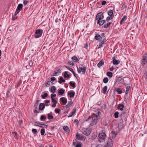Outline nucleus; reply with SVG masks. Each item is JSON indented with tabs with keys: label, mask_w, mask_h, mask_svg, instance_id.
<instances>
[{
	"label": "nucleus",
	"mask_w": 147,
	"mask_h": 147,
	"mask_svg": "<svg viewBox=\"0 0 147 147\" xmlns=\"http://www.w3.org/2000/svg\"><path fill=\"white\" fill-rule=\"evenodd\" d=\"M45 133V129L42 128L40 130V134L41 135H43Z\"/></svg>",
	"instance_id": "obj_36"
},
{
	"label": "nucleus",
	"mask_w": 147,
	"mask_h": 147,
	"mask_svg": "<svg viewBox=\"0 0 147 147\" xmlns=\"http://www.w3.org/2000/svg\"><path fill=\"white\" fill-rule=\"evenodd\" d=\"M45 107V105L44 103H40L39 106V110L40 111L43 110L44 109Z\"/></svg>",
	"instance_id": "obj_13"
},
{
	"label": "nucleus",
	"mask_w": 147,
	"mask_h": 147,
	"mask_svg": "<svg viewBox=\"0 0 147 147\" xmlns=\"http://www.w3.org/2000/svg\"><path fill=\"white\" fill-rule=\"evenodd\" d=\"M76 109L74 108L73 109L72 112L70 113L69 115L68 116V118L71 117L74 115L76 113Z\"/></svg>",
	"instance_id": "obj_10"
},
{
	"label": "nucleus",
	"mask_w": 147,
	"mask_h": 147,
	"mask_svg": "<svg viewBox=\"0 0 147 147\" xmlns=\"http://www.w3.org/2000/svg\"><path fill=\"white\" fill-rule=\"evenodd\" d=\"M48 94L47 93H45L43 94L42 95V97L43 99H45L47 97Z\"/></svg>",
	"instance_id": "obj_41"
},
{
	"label": "nucleus",
	"mask_w": 147,
	"mask_h": 147,
	"mask_svg": "<svg viewBox=\"0 0 147 147\" xmlns=\"http://www.w3.org/2000/svg\"><path fill=\"white\" fill-rule=\"evenodd\" d=\"M104 64V61L102 60H101L98 63L97 66L98 67L100 68L101 66L103 65Z\"/></svg>",
	"instance_id": "obj_14"
},
{
	"label": "nucleus",
	"mask_w": 147,
	"mask_h": 147,
	"mask_svg": "<svg viewBox=\"0 0 147 147\" xmlns=\"http://www.w3.org/2000/svg\"><path fill=\"white\" fill-rule=\"evenodd\" d=\"M65 67L66 68L68 69L71 71V72H72L73 71V70L72 68H70L69 67L65 66Z\"/></svg>",
	"instance_id": "obj_48"
},
{
	"label": "nucleus",
	"mask_w": 147,
	"mask_h": 147,
	"mask_svg": "<svg viewBox=\"0 0 147 147\" xmlns=\"http://www.w3.org/2000/svg\"><path fill=\"white\" fill-rule=\"evenodd\" d=\"M70 75L69 74H68L67 71H65L63 75V77L64 78L69 77Z\"/></svg>",
	"instance_id": "obj_27"
},
{
	"label": "nucleus",
	"mask_w": 147,
	"mask_h": 147,
	"mask_svg": "<svg viewBox=\"0 0 147 147\" xmlns=\"http://www.w3.org/2000/svg\"><path fill=\"white\" fill-rule=\"evenodd\" d=\"M104 18L103 13L102 12H100L97 14L96 17V20H102Z\"/></svg>",
	"instance_id": "obj_6"
},
{
	"label": "nucleus",
	"mask_w": 147,
	"mask_h": 147,
	"mask_svg": "<svg viewBox=\"0 0 147 147\" xmlns=\"http://www.w3.org/2000/svg\"><path fill=\"white\" fill-rule=\"evenodd\" d=\"M52 102H53L54 103L57 104L58 102L57 101L55 100V99L54 98H51Z\"/></svg>",
	"instance_id": "obj_49"
},
{
	"label": "nucleus",
	"mask_w": 147,
	"mask_h": 147,
	"mask_svg": "<svg viewBox=\"0 0 147 147\" xmlns=\"http://www.w3.org/2000/svg\"><path fill=\"white\" fill-rule=\"evenodd\" d=\"M119 113L118 111H116L114 114V116L115 118H117L119 117Z\"/></svg>",
	"instance_id": "obj_38"
},
{
	"label": "nucleus",
	"mask_w": 147,
	"mask_h": 147,
	"mask_svg": "<svg viewBox=\"0 0 147 147\" xmlns=\"http://www.w3.org/2000/svg\"><path fill=\"white\" fill-rule=\"evenodd\" d=\"M64 92V90L63 89H61L58 91V94L59 95H62L63 94Z\"/></svg>",
	"instance_id": "obj_24"
},
{
	"label": "nucleus",
	"mask_w": 147,
	"mask_h": 147,
	"mask_svg": "<svg viewBox=\"0 0 147 147\" xmlns=\"http://www.w3.org/2000/svg\"><path fill=\"white\" fill-rule=\"evenodd\" d=\"M58 72H56V71H54V73L52 75V76H56L57 75V74Z\"/></svg>",
	"instance_id": "obj_58"
},
{
	"label": "nucleus",
	"mask_w": 147,
	"mask_h": 147,
	"mask_svg": "<svg viewBox=\"0 0 147 147\" xmlns=\"http://www.w3.org/2000/svg\"><path fill=\"white\" fill-rule=\"evenodd\" d=\"M122 78L121 77H118L117 79L116 80V82H119L121 80Z\"/></svg>",
	"instance_id": "obj_50"
},
{
	"label": "nucleus",
	"mask_w": 147,
	"mask_h": 147,
	"mask_svg": "<svg viewBox=\"0 0 147 147\" xmlns=\"http://www.w3.org/2000/svg\"><path fill=\"white\" fill-rule=\"evenodd\" d=\"M73 102L71 100L68 102V104L65 106L66 108H68L72 104Z\"/></svg>",
	"instance_id": "obj_23"
},
{
	"label": "nucleus",
	"mask_w": 147,
	"mask_h": 147,
	"mask_svg": "<svg viewBox=\"0 0 147 147\" xmlns=\"http://www.w3.org/2000/svg\"><path fill=\"white\" fill-rule=\"evenodd\" d=\"M109 81L108 78L107 77H105L103 80V82L105 84L107 83Z\"/></svg>",
	"instance_id": "obj_33"
},
{
	"label": "nucleus",
	"mask_w": 147,
	"mask_h": 147,
	"mask_svg": "<svg viewBox=\"0 0 147 147\" xmlns=\"http://www.w3.org/2000/svg\"><path fill=\"white\" fill-rule=\"evenodd\" d=\"M112 145V144L111 142H107V146H108V147H111Z\"/></svg>",
	"instance_id": "obj_47"
},
{
	"label": "nucleus",
	"mask_w": 147,
	"mask_h": 147,
	"mask_svg": "<svg viewBox=\"0 0 147 147\" xmlns=\"http://www.w3.org/2000/svg\"><path fill=\"white\" fill-rule=\"evenodd\" d=\"M107 41V39L105 38L103 39L102 40V41L99 42L98 45V49H100L102 47L103 45L106 44V42Z\"/></svg>",
	"instance_id": "obj_8"
},
{
	"label": "nucleus",
	"mask_w": 147,
	"mask_h": 147,
	"mask_svg": "<svg viewBox=\"0 0 147 147\" xmlns=\"http://www.w3.org/2000/svg\"><path fill=\"white\" fill-rule=\"evenodd\" d=\"M109 70L111 71H113L114 70V67H111L109 68Z\"/></svg>",
	"instance_id": "obj_63"
},
{
	"label": "nucleus",
	"mask_w": 147,
	"mask_h": 147,
	"mask_svg": "<svg viewBox=\"0 0 147 147\" xmlns=\"http://www.w3.org/2000/svg\"><path fill=\"white\" fill-rule=\"evenodd\" d=\"M127 19V17L126 16H124L120 21V24H122L124 23L125 21Z\"/></svg>",
	"instance_id": "obj_15"
},
{
	"label": "nucleus",
	"mask_w": 147,
	"mask_h": 147,
	"mask_svg": "<svg viewBox=\"0 0 147 147\" xmlns=\"http://www.w3.org/2000/svg\"><path fill=\"white\" fill-rule=\"evenodd\" d=\"M51 84H53V83H52L51 81H48L45 84V85L46 87H48L50 86Z\"/></svg>",
	"instance_id": "obj_34"
},
{
	"label": "nucleus",
	"mask_w": 147,
	"mask_h": 147,
	"mask_svg": "<svg viewBox=\"0 0 147 147\" xmlns=\"http://www.w3.org/2000/svg\"><path fill=\"white\" fill-rule=\"evenodd\" d=\"M70 86L74 88L76 87V83L75 82H70L69 83Z\"/></svg>",
	"instance_id": "obj_29"
},
{
	"label": "nucleus",
	"mask_w": 147,
	"mask_h": 147,
	"mask_svg": "<svg viewBox=\"0 0 147 147\" xmlns=\"http://www.w3.org/2000/svg\"><path fill=\"white\" fill-rule=\"evenodd\" d=\"M91 132V129L89 128H86L84 129L83 130L82 133L83 134L86 136H88L89 135Z\"/></svg>",
	"instance_id": "obj_7"
},
{
	"label": "nucleus",
	"mask_w": 147,
	"mask_h": 147,
	"mask_svg": "<svg viewBox=\"0 0 147 147\" xmlns=\"http://www.w3.org/2000/svg\"><path fill=\"white\" fill-rule=\"evenodd\" d=\"M20 10H19L18 9H16V11L15 13V15H17L20 11Z\"/></svg>",
	"instance_id": "obj_55"
},
{
	"label": "nucleus",
	"mask_w": 147,
	"mask_h": 147,
	"mask_svg": "<svg viewBox=\"0 0 147 147\" xmlns=\"http://www.w3.org/2000/svg\"><path fill=\"white\" fill-rule=\"evenodd\" d=\"M117 92L119 94H121L122 93V89L120 88H118L117 89Z\"/></svg>",
	"instance_id": "obj_31"
},
{
	"label": "nucleus",
	"mask_w": 147,
	"mask_h": 147,
	"mask_svg": "<svg viewBox=\"0 0 147 147\" xmlns=\"http://www.w3.org/2000/svg\"><path fill=\"white\" fill-rule=\"evenodd\" d=\"M55 112L56 113H59L61 111V110L59 108H56L55 109Z\"/></svg>",
	"instance_id": "obj_40"
},
{
	"label": "nucleus",
	"mask_w": 147,
	"mask_h": 147,
	"mask_svg": "<svg viewBox=\"0 0 147 147\" xmlns=\"http://www.w3.org/2000/svg\"><path fill=\"white\" fill-rule=\"evenodd\" d=\"M28 3L29 1L27 0H24L23 2L24 5H26Z\"/></svg>",
	"instance_id": "obj_53"
},
{
	"label": "nucleus",
	"mask_w": 147,
	"mask_h": 147,
	"mask_svg": "<svg viewBox=\"0 0 147 147\" xmlns=\"http://www.w3.org/2000/svg\"><path fill=\"white\" fill-rule=\"evenodd\" d=\"M17 15H14L12 16V19L13 20H15L17 18V17L16 16Z\"/></svg>",
	"instance_id": "obj_52"
},
{
	"label": "nucleus",
	"mask_w": 147,
	"mask_h": 147,
	"mask_svg": "<svg viewBox=\"0 0 147 147\" xmlns=\"http://www.w3.org/2000/svg\"><path fill=\"white\" fill-rule=\"evenodd\" d=\"M23 8V5L22 4H19L18 5L17 9L21 11V10Z\"/></svg>",
	"instance_id": "obj_25"
},
{
	"label": "nucleus",
	"mask_w": 147,
	"mask_h": 147,
	"mask_svg": "<svg viewBox=\"0 0 147 147\" xmlns=\"http://www.w3.org/2000/svg\"><path fill=\"white\" fill-rule=\"evenodd\" d=\"M60 100L64 103V105H65L67 102V100L66 98L63 97H61L60 99Z\"/></svg>",
	"instance_id": "obj_12"
},
{
	"label": "nucleus",
	"mask_w": 147,
	"mask_h": 147,
	"mask_svg": "<svg viewBox=\"0 0 147 147\" xmlns=\"http://www.w3.org/2000/svg\"><path fill=\"white\" fill-rule=\"evenodd\" d=\"M74 122L76 123V124L78 125V119H75L74 120Z\"/></svg>",
	"instance_id": "obj_61"
},
{
	"label": "nucleus",
	"mask_w": 147,
	"mask_h": 147,
	"mask_svg": "<svg viewBox=\"0 0 147 147\" xmlns=\"http://www.w3.org/2000/svg\"><path fill=\"white\" fill-rule=\"evenodd\" d=\"M124 107V105L123 104H120L118 105L117 107V109L118 110H120L121 111H122L123 109V108Z\"/></svg>",
	"instance_id": "obj_11"
},
{
	"label": "nucleus",
	"mask_w": 147,
	"mask_h": 147,
	"mask_svg": "<svg viewBox=\"0 0 147 147\" xmlns=\"http://www.w3.org/2000/svg\"><path fill=\"white\" fill-rule=\"evenodd\" d=\"M105 20H98L97 22V24L100 25H102L105 22Z\"/></svg>",
	"instance_id": "obj_17"
},
{
	"label": "nucleus",
	"mask_w": 147,
	"mask_h": 147,
	"mask_svg": "<svg viewBox=\"0 0 147 147\" xmlns=\"http://www.w3.org/2000/svg\"><path fill=\"white\" fill-rule=\"evenodd\" d=\"M68 129L69 128L67 126H64L63 128L64 130L66 131H67Z\"/></svg>",
	"instance_id": "obj_46"
},
{
	"label": "nucleus",
	"mask_w": 147,
	"mask_h": 147,
	"mask_svg": "<svg viewBox=\"0 0 147 147\" xmlns=\"http://www.w3.org/2000/svg\"><path fill=\"white\" fill-rule=\"evenodd\" d=\"M72 59L73 61H74L75 62H77L79 61V59L76 56L73 57H72Z\"/></svg>",
	"instance_id": "obj_28"
},
{
	"label": "nucleus",
	"mask_w": 147,
	"mask_h": 147,
	"mask_svg": "<svg viewBox=\"0 0 147 147\" xmlns=\"http://www.w3.org/2000/svg\"><path fill=\"white\" fill-rule=\"evenodd\" d=\"M140 63L142 66H144L147 63V53H144L142 56Z\"/></svg>",
	"instance_id": "obj_3"
},
{
	"label": "nucleus",
	"mask_w": 147,
	"mask_h": 147,
	"mask_svg": "<svg viewBox=\"0 0 147 147\" xmlns=\"http://www.w3.org/2000/svg\"><path fill=\"white\" fill-rule=\"evenodd\" d=\"M75 94V92H71L68 93V95L69 96L70 98L73 97L74 96Z\"/></svg>",
	"instance_id": "obj_21"
},
{
	"label": "nucleus",
	"mask_w": 147,
	"mask_h": 147,
	"mask_svg": "<svg viewBox=\"0 0 147 147\" xmlns=\"http://www.w3.org/2000/svg\"><path fill=\"white\" fill-rule=\"evenodd\" d=\"M111 24V22H108L104 25V28H108L110 24Z\"/></svg>",
	"instance_id": "obj_37"
},
{
	"label": "nucleus",
	"mask_w": 147,
	"mask_h": 147,
	"mask_svg": "<svg viewBox=\"0 0 147 147\" xmlns=\"http://www.w3.org/2000/svg\"><path fill=\"white\" fill-rule=\"evenodd\" d=\"M86 68L85 66L82 67L81 66H79L77 67V71L78 73H80L82 72V74H84L86 70Z\"/></svg>",
	"instance_id": "obj_5"
},
{
	"label": "nucleus",
	"mask_w": 147,
	"mask_h": 147,
	"mask_svg": "<svg viewBox=\"0 0 147 147\" xmlns=\"http://www.w3.org/2000/svg\"><path fill=\"white\" fill-rule=\"evenodd\" d=\"M56 95V94H51V98H53L54 97H55Z\"/></svg>",
	"instance_id": "obj_62"
},
{
	"label": "nucleus",
	"mask_w": 147,
	"mask_h": 147,
	"mask_svg": "<svg viewBox=\"0 0 147 147\" xmlns=\"http://www.w3.org/2000/svg\"><path fill=\"white\" fill-rule=\"evenodd\" d=\"M130 88V87L129 86H127L126 88V90L125 91V93L127 94L128 93V91Z\"/></svg>",
	"instance_id": "obj_39"
},
{
	"label": "nucleus",
	"mask_w": 147,
	"mask_h": 147,
	"mask_svg": "<svg viewBox=\"0 0 147 147\" xmlns=\"http://www.w3.org/2000/svg\"><path fill=\"white\" fill-rule=\"evenodd\" d=\"M47 118L49 120L53 118L52 113L51 112L49 113H48L47 114Z\"/></svg>",
	"instance_id": "obj_16"
},
{
	"label": "nucleus",
	"mask_w": 147,
	"mask_h": 147,
	"mask_svg": "<svg viewBox=\"0 0 147 147\" xmlns=\"http://www.w3.org/2000/svg\"><path fill=\"white\" fill-rule=\"evenodd\" d=\"M85 139V137L84 136H81L79 138L78 140L84 141Z\"/></svg>",
	"instance_id": "obj_32"
},
{
	"label": "nucleus",
	"mask_w": 147,
	"mask_h": 147,
	"mask_svg": "<svg viewBox=\"0 0 147 147\" xmlns=\"http://www.w3.org/2000/svg\"><path fill=\"white\" fill-rule=\"evenodd\" d=\"M68 63L69 64L71 65H74V64L72 61H69L68 62Z\"/></svg>",
	"instance_id": "obj_54"
},
{
	"label": "nucleus",
	"mask_w": 147,
	"mask_h": 147,
	"mask_svg": "<svg viewBox=\"0 0 147 147\" xmlns=\"http://www.w3.org/2000/svg\"><path fill=\"white\" fill-rule=\"evenodd\" d=\"M12 134L14 135L15 138L16 139H17L18 135L17 133L16 132L13 131L12 132Z\"/></svg>",
	"instance_id": "obj_35"
},
{
	"label": "nucleus",
	"mask_w": 147,
	"mask_h": 147,
	"mask_svg": "<svg viewBox=\"0 0 147 147\" xmlns=\"http://www.w3.org/2000/svg\"><path fill=\"white\" fill-rule=\"evenodd\" d=\"M76 147H82L81 144L80 143L77 144L76 145Z\"/></svg>",
	"instance_id": "obj_59"
},
{
	"label": "nucleus",
	"mask_w": 147,
	"mask_h": 147,
	"mask_svg": "<svg viewBox=\"0 0 147 147\" xmlns=\"http://www.w3.org/2000/svg\"><path fill=\"white\" fill-rule=\"evenodd\" d=\"M95 38L97 40H99L102 39V37L99 34H96L95 37Z\"/></svg>",
	"instance_id": "obj_20"
},
{
	"label": "nucleus",
	"mask_w": 147,
	"mask_h": 147,
	"mask_svg": "<svg viewBox=\"0 0 147 147\" xmlns=\"http://www.w3.org/2000/svg\"><path fill=\"white\" fill-rule=\"evenodd\" d=\"M44 119H46V117L45 116H44L42 115L40 117V120L41 121H43Z\"/></svg>",
	"instance_id": "obj_45"
},
{
	"label": "nucleus",
	"mask_w": 147,
	"mask_h": 147,
	"mask_svg": "<svg viewBox=\"0 0 147 147\" xmlns=\"http://www.w3.org/2000/svg\"><path fill=\"white\" fill-rule=\"evenodd\" d=\"M112 134L113 135V136L112 137H114V138H115V137H116V135H117V133L115 131H113L112 132Z\"/></svg>",
	"instance_id": "obj_44"
},
{
	"label": "nucleus",
	"mask_w": 147,
	"mask_h": 147,
	"mask_svg": "<svg viewBox=\"0 0 147 147\" xmlns=\"http://www.w3.org/2000/svg\"><path fill=\"white\" fill-rule=\"evenodd\" d=\"M113 63L115 65H117L120 63V61L119 60H116L115 57H112Z\"/></svg>",
	"instance_id": "obj_9"
},
{
	"label": "nucleus",
	"mask_w": 147,
	"mask_h": 147,
	"mask_svg": "<svg viewBox=\"0 0 147 147\" xmlns=\"http://www.w3.org/2000/svg\"><path fill=\"white\" fill-rule=\"evenodd\" d=\"M107 3V2L105 1H103L102 2L101 4L102 5H105Z\"/></svg>",
	"instance_id": "obj_60"
},
{
	"label": "nucleus",
	"mask_w": 147,
	"mask_h": 147,
	"mask_svg": "<svg viewBox=\"0 0 147 147\" xmlns=\"http://www.w3.org/2000/svg\"><path fill=\"white\" fill-rule=\"evenodd\" d=\"M32 132L34 134H37V130L35 129H33L32 130Z\"/></svg>",
	"instance_id": "obj_43"
},
{
	"label": "nucleus",
	"mask_w": 147,
	"mask_h": 147,
	"mask_svg": "<svg viewBox=\"0 0 147 147\" xmlns=\"http://www.w3.org/2000/svg\"><path fill=\"white\" fill-rule=\"evenodd\" d=\"M106 135L104 131H102L100 132L98 136L99 137L98 141L100 142H103L105 140V139L106 137Z\"/></svg>",
	"instance_id": "obj_2"
},
{
	"label": "nucleus",
	"mask_w": 147,
	"mask_h": 147,
	"mask_svg": "<svg viewBox=\"0 0 147 147\" xmlns=\"http://www.w3.org/2000/svg\"><path fill=\"white\" fill-rule=\"evenodd\" d=\"M65 80L63 79V78L62 77H61L59 78V81L58 82L60 84H61L62 82H65Z\"/></svg>",
	"instance_id": "obj_26"
},
{
	"label": "nucleus",
	"mask_w": 147,
	"mask_h": 147,
	"mask_svg": "<svg viewBox=\"0 0 147 147\" xmlns=\"http://www.w3.org/2000/svg\"><path fill=\"white\" fill-rule=\"evenodd\" d=\"M113 18V16H108L106 19V21L108 22V21L110 20H111Z\"/></svg>",
	"instance_id": "obj_42"
},
{
	"label": "nucleus",
	"mask_w": 147,
	"mask_h": 147,
	"mask_svg": "<svg viewBox=\"0 0 147 147\" xmlns=\"http://www.w3.org/2000/svg\"><path fill=\"white\" fill-rule=\"evenodd\" d=\"M45 126H47V125H45L43 124L40 123L39 125V127H43Z\"/></svg>",
	"instance_id": "obj_51"
},
{
	"label": "nucleus",
	"mask_w": 147,
	"mask_h": 147,
	"mask_svg": "<svg viewBox=\"0 0 147 147\" xmlns=\"http://www.w3.org/2000/svg\"><path fill=\"white\" fill-rule=\"evenodd\" d=\"M42 30L40 29L37 30L35 32L34 35L35 38H38L40 37L42 35Z\"/></svg>",
	"instance_id": "obj_4"
},
{
	"label": "nucleus",
	"mask_w": 147,
	"mask_h": 147,
	"mask_svg": "<svg viewBox=\"0 0 147 147\" xmlns=\"http://www.w3.org/2000/svg\"><path fill=\"white\" fill-rule=\"evenodd\" d=\"M56 90L55 87V86H52L50 91L51 92L54 93L55 92Z\"/></svg>",
	"instance_id": "obj_18"
},
{
	"label": "nucleus",
	"mask_w": 147,
	"mask_h": 147,
	"mask_svg": "<svg viewBox=\"0 0 147 147\" xmlns=\"http://www.w3.org/2000/svg\"><path fill=\"white\" fill-rule=\"evenodd\" d=\"M107 75L108 76L110 77V78H111L113 76V73L111 72H108L107 73Z\"/></svg>",
	"instance_id": "obj_30"
},
{
	"label": "nucleus",
	"mask_w": 147,
	"mask_h": 147,
	"mask_svg": "<svg viewBox=\"0 0 147 147\" xmlns=\"http://www.w3.org/2000/svg\"><path fill=\"white\" fill-rule=\"evenodd\" d=\"M88 45L87 43H86L84 45V47L85 48L87 49L88 47Z\"/></svg>",
	"instance_id": "obj_64"
},
{
	"label": "nucleus",
	"mask_w": 147,
	"mask_h": 147,
	"mask_svg": "<svg viewBox=\"0 0 147 147\" xmlns=\"http://www.w3.org/2000/svg\"><path fill=\"white\" fill-rule=\"evenodd\" d=\"M97 114L96 113L94 114L93 117H92L89 116L87 119L85 120L86 121H91L92 120V122L89 125L90 127H91V126H93L96 124L97 123Z\"/></svg>",
	"instance_id": "obj_1"
},
{
	"label": "nucleus",
	"mask_w": 147,
	"mask_h": 147,
	"mask_svg": "<svg viewBox=\"0 0 147 147\" xmlns=\"http://www.w3.org/2000/svg\"><path fill=\"white\" fill-rule=\"evenodd\" d=\"M56 79L55 77H52L51 78V82H53L56 80Z\"/></svg>",
	"instance_id": "obj_56"
},
{
	"label": "nucleus",
	"mask_w": 147,
	"mask_h": 147,
	"mask_svg": "<svg viewBox=\"0 0 147 147\" xmlns=\"http://www.w3.org/2000/svg\"><path fill=\"white\" fill-rule=\"evenodd\" d=\"M40 123H39V122L38 121L35 122L34 123V125L36 126H39V125L40 124Z\"/></svg>",
	"instance_id": "obj_57"
},
{
	"label": "nucleus",
	"mask_w": 147,
	"mask_h": 147,
	"mask_svg": "<svg viewBox=\"0 0 147 147\" xmlns=\"http://www.w3.org/2000/svg\"><path fill=\"white\" fill-rule=\"evenodd\" d=\"M107 89V86H105L103 87L102 89V93L104 94L106 93Z\"/></svg>",
	"instance_id": "obj_19"
},
{
	"label": "nucleus",
	"mask_w": 147,
	"mask_h": 147,
	"mask_svg": "<svg viewBox=\"0 0 147 147\" xmlns=\"http://www.w3.org/2000/svg\"><path fill=\"white\" fill-rule=\"evenodd\" d=\"M108 14L109 16L113 17V12L112 10H110L108 11Z\"/></svg>",
	"instance_id": "obj_22"
}]
</instances>
